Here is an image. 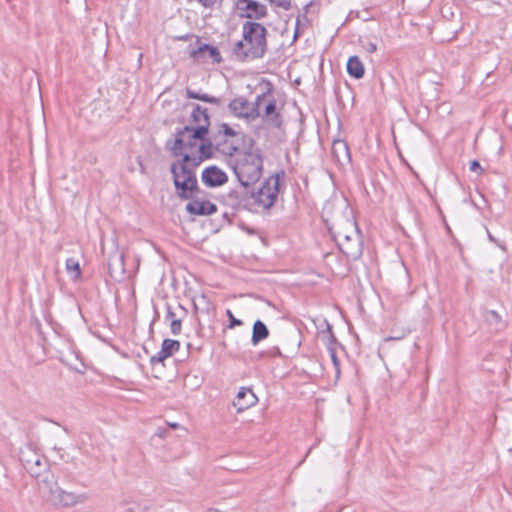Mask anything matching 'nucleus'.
<instances>
[{
	"instance_id": "obj_13",
	"label": "nucleus",
	"mask_w": 512,
	"mask_h": 512,
	"mask_svg": "<svg viewBox=\"0 0 512 512\" xmlns=\"http://www.w3.org/2000/svg\"><path fill=\"white\" fill-rule=\"evenodd\" d=\"M180 349V342L174 339H164L161 344V349L150 358V364L154 366L157 363H163L167 358L171 357L175 352Z\"/></svg>"
},
{
	"instance_id": "obj_22",
	"label": "nucleus",
	"mask_w": 512,
	"mask_h": 512,
	"mask_svg": "<svg viewBox=\"0 0 512 512\" xmlns=\"http://www.w3.org/2000/svg\"><path fill=\"white\" fill-rule=\"evenodd\" d=\"M332 154L338 163L341 165L351 162V154L348 144L345 140L336 139L332 143Z\"/></svg>"
},
{
	"instance_id": "obj_15",
	"label": "nucleus",
	"mask_w": 512,
	"mask_h": 512,
	"mask_svg": "<svg viewBox=\"0 0 512 512\" xmlns=\"http://www.w3.org/2000/svg\"><path fill=\"white\" fill-rule=\"evenodd\" d=\"M229 112L236 118L245 119L249 122V118H252L254 115L253 112L249 113V101L243 97L238 96L232 99L228 103Z\"/></svg>"
},
{
	"instance_id": "obj_19",
	"label": "nucleus",
	"mask_w": 512,
	"mask_h": 512,
	"mask_svg": "<svg viewBox=\"0 0 512 512\" xmlns=\"http://www.w3.org/2000/svg\"><path fill=\"white\" fill-rule=\"evenodd\" d=\"M188 106L192 108L190 118L194 126H204L209 131L211 121L208 109L196 103H189Z\"/></svg>"
},
{
	"instance_id": "obj_20",
	"label": "nucleus",
	"mask_w": 512,
	"mask_h": 512,
	"mask_svg": "<svg viewBox=\"0 0 512 512\" xmlns=\"http://www.w3.org/2000/svg\"><path fill=\"white\" fill-rule=\"evenodd\" d=\"M87 499L86 494H76L74 492H68L61 488L60 492L54 498L52 504L61 505L64 507L74 506L78 503H82Z\"/></svg>"
},
{
	"instance_id": "obj_38",
	"label": "nucleus",
	"mask_w": 512,
	"mask_h": 512,
	"mask_svg": "<svg viewBox=\"0 0 512 512\" xmlns=\"http://www.w3.org/2000/svg\"><path fill=\"white\" fill-rule=\"evenodd\" d=\"M271 4L276 7H280L284 10L291 9V0H268Z\"/></svg>"
},
{
	"instance_id": "obj_2",
	"label": "nucleus",
	"mask_w": 512,
	"mask_h": 512,
	"mask_svg": "<svg viewBox=\"0 0 512 512\" xmlns=\"http://www.w3.org/2000/svg\"><path fill=\"white\" fill-rule=\"evenodd\" d=\"M189 159L183 155L181 160L172 163L170 167L175 191L181 200L193 199L201 192L195 171L187 166Z\"/></svg>"
},
{
	"instance_id": "obj_39",
	"label": "nucleus",
	"mask_w": 512,
	"mask_h": 512,
	"mask_svg": "<svg viewBox=\"0 0 512 512\" xmlns=\"http://www.w3.org/2000/svg\"><path fill=\"white\" fill-rule=\"evenodd\" d=\"M487 231V237L489 239L490 242L496 244L499 248H501L502 250H506V245L503 241H499L497 238H495L488 229H486Z\"/></svg>"
},
{
	"instance_id": "obj_10",
	"label": "nucleus",
	"mask_w": 512,
	"mask_h": 512,
	"mask_svg": "<svg viewBox=\"0 0 512 512\" xmlns=\"http://www.w3.org/2000/svg\"><path fill=\"white\" fill-rule=\"evenodd\" d=\"M201 180L206 187L216 188L228 182V175L218 166L211 165L202 171Z\"/></svg>"
},
{
	"instance_id": "obj_32",
	"label": "nucleus",
	"mask_w": 512,
	"mask_h": 512,
	"mask_svg": "<svg viewBox=\"0 0 512 512\" xmlns=\"http://www.w3.org/2000/svg\"><path fill=\"white\" fill-rule=\"evenodd\" d=\"M66 271L72 276L73 279H78L81 275V268L79 261L73 257L66 259Z\"/></svg>"
},
{
	"instance_id": "obj_42",
	"label": "nucleus",
	"mask_w": 512,
	"mask_h": 512,
	"mask_svg": "<svg viewBox=\"0 0 512 512\" xmlns=\"http://www.w3.org/2000/svg\"><path fill=\"white\" fill-rule=\"evenodd\" d=\"M184 155H187L190 159L187 161V166L189 167V164H191L193 167L199 166L203 161H198V155L197 156H191L189 152H185Z\"/></svg>"
},
{
	"instance_id": "obj_23",
	"label": "nucleus",
	"mask_w": 512,
	"mask_h": 512,
	"mask_svg": "<svg viewBox=\"0 0 512 512\" xmlns=\"http://www.w3.org/2000/svg\"><path fill=\"white\" fill-rule=\"evenodd\" d=\"M230 58L239 62H246L250 59H256L254 54L250 53V48L246 46V42L243 38L237 41L231 48Z\"/></svg>"
},
{
	"instance_id": "obj_26",
	"label": "nucleus",
	"mask_w": 512,
	"mask_h": 512,
	"mask_svg": "<svg viewBox=\"0 0 512 512\" xmlns=\"http://www.w3.org/2000/svg\"><path fill=\"white\" fill-rule=\"evenodd\" d=\"M214 140L213 135L211 138H207V136L200 141L198 146V161H205L213 158L214 156Z\"/></svg>"
},
{
	"instance_id": "obj_27",
	"label": "nucleus",
	"mask_w": 512,
	"mask_h": 512,
	"mask_svg": "<svg viewBox=\"0 0 512 512\" xmlns=\"http://www.w3.org/2000/svg\"><path fill=\"white\" fill-rule=\"evenodd\" d=\"M185 93H186V97L188 99L200 100L202 102L214 104L216 106H220L221 102H222L221 98H219V97H215V96L209 95L207 93H202L200 91H195L189 87L186 88Z\"/></svg>"
},
{
	"instance_id": "obj_45",
	"label": "nucleus",
	"mask_w": 512,
	"mask_h": 512,
	"mask_svg": "<svg viewBox=\"0 0 512 512\" xmlns=\"http://www.w3.org/2000/svg\"><path fill=\"white\" fill-rule=\"evenodd\" d=\"M270 354L273 356H280L281 352L278 347H273L272 350L270 351Z\"/></svg>"
},
{
	"instance_id": "obj_48",
	"label": "nucleus",
	"mask_w": 512,
	"mask_h": 512,
	"mask_svg": "<svg viewBox=\"0 0 512 512\" xmlns=\"http://www.w3.org/2000/svg\"><path fill=\"white\" fill-rule=\"evenodd\" d=\"M63 430L66 432V433H69V430L67 427L63 426Z\"/></svg>"
},
{
	"instance_id": "obj_4",
	"label": "nucleus",
	"mask_w": 512,
	"mask_h": 512,
	"mask_svg": "<svg viewBox=\"0 0 512 512\" xmlns=\"http://www.w3.org/2000/svg\"><path fill=\"white\" fill-rule=\"evenodd\" d=\"M267 34V29L259 22L246 21L242 25V37L256 59L262 58L266 53Z\"/></svg>"
},
{
	"instance_id": "obj_49",
	"label": "nucleus",
	"mask_w": 512,
	"mask_h": 512,
	"mask_svg": "<svg viewBox=\"0 0 512 512\" xmlns=\"http://www.w3.org/2000/svg\"><path fill=\"white\" fill-rule=\"evenodd\" d=\"M54 450H57V451H62V448H57L56 446L54 447Z\"/></svg>"
},
{
	"instance_id": "obj_46",
	"label": "nucleus",
	"mask_w": 512,
	"mask_h": 512,
	"mask_svg": "<svg viewBox=\"0 0 512 512\" xmlns=\"http://www.w3.org/2000/svg\"><path fill=\"white\" fill-rule=\"evenodd\" d=\"M168 425H169V427H171V428H173V429H176V428H178V427H179V424H178V423H175V422H173V423H168Z\"/></svg>"
},
{
	"instance_id": "obj_11",
	"label": "nucleus",
	"mask_w": 512,
	"mask_h": 512,
	"mask_svg": "<svg viewBox=\"0 0 512 512\" xmlns=\"http://www.w3.org/2000/svg\"><path fill=\"white\" fill-rule=\"evenodd\" d=\"M189 200L185 210L190 215L209 216L217 211V206L209 200H199L197 196Z\"/></svg>"
},
{
	"instance_id": "obj_24",
	"label": "nucleus",
	"mask_w": 512,
	"mask_h": 512,
	"mask_svg": "<svg viewBox=\"0 0 512 512\" xmlns=\"http://www.w3.org/2000/svg\"><path fill=\"white\" fill-rule=\"evenodd\" d=\"M346 70L349 76H351L354 79H361L364 77L365 74L364 65L360 58L356 55L348 58Z\"/></svg>"
},
{
	"instance_id": "obj_21",
	"label": "nucleus",
	"mask_w": 512,
	"mask_h": 512,
	"mask_svg": "<svg viewBox=\"0 0 512 512\" xmlns=\"http://www.w3.org/2000/svg\"><path fill=\"white\" fill-rule=\"evenodd\" d=\"M208 53L209 57L212 59L214 63H221L223 61L220 51L216 46H212L207 43H202L198 46L197 49H193L190 52V57L194 59H203L204 60V53Z\"/></svg>"
},
{
	"instance_id": "obj_50",
	"label": "nucleus",
	"mask_w": 512,
	"mask_h": 512,
	"mask_svg": "<svg viewBox=\"0 0 512 512\" xmlns=\"http://www.w3.org/2000/svg\"><path fill=\"white\" fill-rule=\"evenodd\" d=\"M191 347H192L191 343H188V344H187V348H188V349H191Z\"/></svg>"
},
{
	"instance_id": "obj_41",
	"label": "nucleus",
	"mask_w": 512,
	"mask_h": 512,
	"mask_svg": "<svg viewBox=\"0 0 512 512\" xmlns=\"http://www.w3.org/2000/svg\"><path fill=\"white\" fill-rule=\"evenodd\" d=\"M166 321H172V319H177L176 314L172 309V306L170 304H166V315H165Z\"/></svg>"
},
{
	"instance_id": "obj_47",
	"label": "nucleus",
	"mask_w": 512,
	"mask_h": 512,
	"mask_svg": "<svg viewBox=\"0 0 512 512\" xmlns=\"http://www.w3.org/2000/svg\"><path fill=\"white\" fill-rule=\"evenodd\" d=\"M187 37H188L187 35H186V36H181V37H179L178 39H180V40H186V39H187Z\"/></svg>"
},
{
	"instance_id": "obj_33",
	"label": "nucleus",
	"mask_w": 512,
	"mask_h": 512,
	"mask_svg": "<svg viewBox=\"0 0 512 512\" xmlns=\"http://www.w3.org/2000/svg\"><path fill=\"white\" fill-rule=\"evenodd\" d=\"M217 150L227 156H233L234 154L237 155L239 152L237 146L233 144L228 145L225 140L222 141V146Z\"/></svg>"
},
{
	"instance_id": "obj_51",
	"label": "nucleus",
	"mask_w": 512,
	"mask_h": 512,
	"mask_svg": "<svg viewBox=\"0 0 512 512\" xmlns=\"http://www.w3.org/2000/svg\"><path fill=\"white\" fill-rule=\"evenodd\" d=\"M127 512H133L131 509H128Z\"/></svg>"
},
{
	"instance_id": "obj_8",
	"label": "nucleus",
	"mask_w": 512,
	"mask_h": 512,
	"mask_svg": "<svg viewBox=\"0 0 512 512\" xmlns=\"http://www.w3.org/2000/svg\"><path fill=\"white\" fill-rule=\"evenodd\" d=\"M259 118H261L263 123L268 127L280 129L283 126V116L278 111L276 99L271 92L270 96L265 101V107L261 110Z\"/></svg>"
},
{
	"instance_id": "obj_43",
	"label": "nucleus",
	"mask_w": 512,
	"mask_h": 512,
	"mask_svg": "<svg viewBox=\"0 0 512 512\" xmlns=\"http://www.w3.org/2000/svg\"><path fill=\"white\" fill-rule=\"evenodd\" d=\"M167 433H168L167 428H165V427H158V429L156 430L154 435L159 437V438H165Z\"/></svg>"
},
{
	"instance_id": "obj_29",
	"label": "nucleus",
	"mask_w": 512,
	"mask_h": 512,
	"mask_svg": "<svg viewBox=\"0 0 512 512\" xmlns=\"http://www.w3.org/2000/svg\"><path fill=\"white\" fill-rule=\"evenodd\" d=\"M325 323H326V331L329 334L328 350L330 352L331 360L333 362V365L336 368V375L339 376V374H340V361H339V359H338V357L336 355L335 349L333 347V345H335L337 343V340H336V337L333 334L332 326L327 321H325Z\"/></svg>"
},
{
	"instance_id": "obj_25",
	"label": "nucleus",
	"mask_w": 512,
	"mask_h": 512,
	"mask_svg": "<svg viewBox=\"0 0 512 512\" xmlns=\"http://www.w3.org/2000/svg\"><path fill=\"white\" fill-rule=\"evenodd\" d=\"M269 336V329L266 324L261 320H256L252 327L251 343L253 346L258 345L261 341L267 339Z\"/></svg>"
},
{
	"instance_id": "obj_40",
	"label": "nucleus",
	"mask_w": 512,
	"mask_h": 512,
	"mask_svg": "<svg viewBox=\"0 0 512 512\" xmlns=\"http://www.w3.org/2000/svg\"><path fill=\"white\" fill-rule=\"evenodd\" d=\"M469 169H470V171L478 172L479 174H481L483 172V168L481 167L479 161H477V160L470 161Z\"/></svg>"
},
{
	"instance_id": "obj_12",
	"label": "nucleus",
	"mask_w": 512,
	"mask_h": 512,
	"mask_svg": "<svg viewBox=\"0 0 512 512\" xmlns=\"http://www.w3.org/2000/svg\"><path fill=\"white\" fill-rule=\"evenodd\" d=\"M24 468L32 477H40L46 471L47 463L36 453L31 452L28 456L21 458Z\"/></svg>"
},
{
	"instance_id": "obj_36",
	"label": "nucleus",
	"mask_w": 512,
	"mask_h": 512,
	"mask_svg": "<svg viewBox=\"0 0 512 512\" xmlns=\"http://www.w3.org/2000/svg\"><path fill=\"white\" fill-rule=\"evenodd\" d=\"M226 314L229 319L228 328L233 329L236 326H241L243 324L242 320L237 319L230 310H227Z\"/></svg>"
},
{
	"instance_id": "obj_37",
	"label": "nucleus",
	"mask_w": 512,
	"mask_h": 512,
	"mask_svg": "<svg viewBox=\"0 0 512 512\" xmlns=\"http://www.w3.org/2000/svg\"><path fill=\"white\" fill-rule=\"evenodd\" d=\"M198 2L205 8L213 9L215 7H220L223 0H198Z\"/></svg>"
},
{
	"instance_id": "obj_34",
	"label": "nucleus",
	"mask_w": 512,
	"mask_h": 512,
	"mask_svg": "<svg viewBox=\"0 0 512 512\" xmlns=\"http://www.w3.org/2000/svg\"><path fill=\"white\" fill-rule=\"evenodd\" d=\"M486 321L490 324H499L501 322L500 314L495 310H488L486 312Z\"/></svg>"
},
{
	"instance_id": "obj_28",
	"label": "nucleus",
	"mask_w": 512,
	"mask_h": 512,
	"mask_svg": "<svg viewBox=\"0 0 512 512\" xmlns=\"http://www.w3.org/2000/svg\"><path fill=\"white\" fill-rule=\"evenodd\" d=\"M217 127V132L212 134L215 142V149H219V147L222 146L223 140H221V136L235 137L237 135V132L227 123H220Z\"/></svg>"
},
{
	"instance_id": "obj_18",
	"label": "nucleus",
	"mask_w": 512,
	"mask_h": 512,
	"mask_svg": "<svg viewBox=\"0 0 512 512\" xmlns=\"http://www.w3.org/2000/svg\"><path fill=\"white\" fill-rule=\"evenodd\" d=\"M40 490L43 492L47 501L53 502L54 498L60 492L61 487L58 485L55 477L51 473H46L44 477L39 481Z\"/></svg>"
},
{
	"instance_id": "obj_31",
	"label": "nucleus",
	"mask_w": 512,
	"mask_h": 512,
	"mask_svg": "<svg viewBox=\"0 0 512 512\" xmlns=\"http://www.w3.org/2000/svg\"><path fill=\"white\" fill-rule=\"evenodd\" d=\"M194 308L197 312L202 314H209L212 309V304L208 297L204 294L197 296L193 299Z\"/></svg>"
},
{
	"instance_id": "obj_7",
	"label": "nucleus",
	"mask_w": 512,
	"mask_h": 512,
	"mask_svg": "<svg viewBox=\"0 0 512 512\" xmlns=\"http://www.w3.org/2000/svg\"><path fill=\"white\" fill-rule=\"evenodd\" d=\"M235 9L239 18L255 22L265 18L268 14L267 7L256 0H237Z\"/></svg>"
},
{
	"instance_id": "obj_1",
	"label": "nucleus",
	"mask_w": 512,
	"mask_h": 512,
	"mask_svg": "<svg viewBox=\"0 0 512 512\" xmlns=\"http://www.w3.org/2000/svg\"><path fill=\"white\" fill-rule=\"evenodd\" d=\"M263 168L262 150L254 146L253 140L249 147L238 152L232 165L233 172L242 187L254 186L262 177Z\"/></svg>"
},
{
	"instance_id": "obj_35",
	"label": "nucleus",
	"mask_w": 512,
	"mask_h": 512,
	"mask_svg": "<svg viewBox=\"0 0 512 512\" xmlns=\"http://www.w3.org/2000/svg\"><path fill=\"white\" fill-rule=\"evenodd\" d=\"M181 329H182V322H181V319H172V321H170V330H171V333L173 335H179L181 333Z\"/></svg>"
},
{
	"instance_id": "obj_3",
	"label": "nucleus",
	"mask_w": 512,
	"mask_h": 512,
	"mask_svg": "<svg viewBox=\"0 0 512 512\" xmlns=\"http://www.w3.org/2000/svg\"><path fill=\"white\" fill-rule=\"evenodd\" d=\"M208 133L209 131L204 126L186 125L176 129L174 140L167 141V146L173 156L183 157L185 152H193L197 147V142L203 140Z\"/></svg>"
},
{
	"instance_id": "obj_16",
	"label": "nucleus",
	"mask_w": 512,
	"mask_h": 512,
	"mask_svg": "<svg viewBox=\"0 0 512 512\" xmlns=\"http://www.w3.org/2000/svg\"><path fill=\"white\" fill-rule=\"evenodd\" d=\"M108 271L110 276L115 280H122L125 275L124 254L118 251L109 255Z\"/></svg>"
},
{
	"instance_id": "obj_5",
	"label": "nucleus",
	"mask_w": 512,
	"mask_h": 512,
	"mask_svg": "<svg viewBox=\"0 0 512 512\" xmlns=\"http://www.w3.org/2000/svg\"><path fill=\"white\" fill-rule=\"evenodd\" d=\"M284 171L276 173L264 180L261 187L255 192L253 188V202L263 209H270L276 202L280 191V177Z\"/></svg>"
},
{
	"instance_id": "obj_30",
	"label": "nucleus",
	"mask_w": 512,
	"mask_h": 512,
	"mask_svg": "<svg viewBox=\"0 0 512 512\" xmlns=\"http://www.w3.org/2000/svg\"><path fill=\"white\" fill-rule=\"evenodd\" d=\"M270 96V89L266 92H263L262 94H259L256 96L255 101L250 103L249 102V113L253 112L254 115L252 118H249V122H252L259 118L260 112H261V106L262 103L267 100V98Z\"/></svg>"
},
{
	"instance_id": "obj_14",
	"label": "nucleus",
	"mask_w": 512,
	"mask_h": 512,
	"mask_svg": "<svg viewBox=\"0 0 512 512\" xmlns=\"http://www.w3.org/2000/svg\"><path fill=\"white\" fill-rule=\"evenodd\" d=\"M258 401V398L250 388L242 387L235 399L233 400V406L236 408L237 412H243L248 408L254 406Z\"/></svg>"
},
{
	"instance_id": "obj_9",
	"label": "nucleus",
	"mask_w": 512,
	"mask_h": 512,
	"mask_svg": "<svg viewBox=\"0 0 512 512\" xmlns=\"http://www.w3.org/2000/svg\"><path fill=\"white\" fill-rule=\"evenodd\" d=\"M228 203L235 209L248 208L253 202V186L252 187H239L231 189L227 196Z\"/></svg>"
},
{
	"instance_id": "obj_44",
	"label": "nucleus",
	"mask_w": 512,
	"mask_h": 512,
	"mask_svg": "<svg viewBox=\"0 0 512 512\" xmlns=\"http://www.w3.org/2000/svg\"><path fill=\"white\" fill-rule=\"evenodd\" d=\"M364 48L369 53H374L377 50V45L373 42H368L366 45H364Z\"/></svg>"
},
{
	"instance_id": "obj_6",
	"label": "nucleus",
	"mask_w": 512,
	"mask_h": 512,
	"mask_svg": "<svg viewBox=\"0 0 512 512\" xmlns=\"http://www.w3.org/2000/svg\"><path fill=\"white\" fill-rule=\"evenodd\" d=\"M352 232L353 235L347 234L343 231H338L333 237L339 250L347 257V259L357 260L362 255V241L358 234L357 227H355Z\"/></svg>"
},
{
	"instance_id": "obj_17",
	"label": "nucleus",
	"mask_w": 512,
	"mask_h": 512,
	"mask_svg": "<svg viewBox=\"0 0 512 512\" xmlns=\"http://www.w3.org/2000/svg\"><path fill=\"white\" fill-rule=\"evenodd\" d=\"M40 490L43 492L47 501L53 502L54 498L60 492L61 487L58 485L55 477L51 473H46L44 477L39 481Z\"/></svg>"
}]
</instances>
